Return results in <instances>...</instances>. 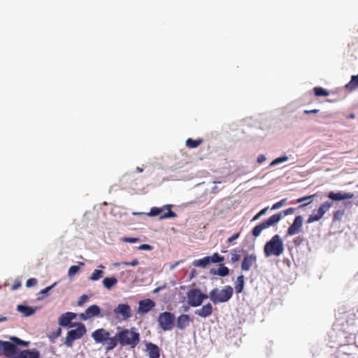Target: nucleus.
Masks as SVG:
<instances>
[{
	"mask_svg": "<svg viewBox=\"0 0 358 358\" xmlns=\"http://www.w3.org/2000/svg\"><path fill=\"white\" fill-rule=\"evenodd\" d=\"M140 342V334L134 327L122 329L118 331L110 342L109 348H116L118 344L122 347L129 346L134 348Z\"/></svg>",
	"mask_w": 358,
	"mask_h": 358,
	"instance_id": "f257e3e1",
	"label": "nucleus"
},
{
	"mask_svg": "<svg viewBox=\"0 0 358 358\" xmlns=\"http://www.w3.org/2000/svg\"><path fill=\"white\" fill-rule=\"evenodd\" d=\"M296 210V208H289L285 210H283L282 213H276L273 215H271L268 219L264 220L260 224L255 226L252 231V234L254 237H258L262 231L267 229L271 226H273L276 224L278 222L280 221V220L282 217V215L284 216H287L291 214H293Z\"/></svg>",
	"mask_w": 358,
	"mask_h": 358,
	"instance_id": "f03ea898",
	"label": "nucleus"
},
{
	"mask_svg": "<svg viewBox=\"0 0 358 358\" xmlns=\"http://www.w3.org/2000/svg\"><path fill=\"white\" fill-rule=\"evenodd\" d=\"M283 252V241L278 234L274 235L270 241L266 243L264 247V255L266 257L271 256L279 257Z\"/></svg>",
	"mask_w": 358,
	"mask_h": 358,
	"instance_id": "7ed1b4c3",
	"label": "nucleus"
},
{
	"mask_svg": "<svg viewBox=\"0 0 358 358\" xmlns=\"http://www.w3.org/2000/svg\"><path fill=\"white\" fill-rule=\"evenodd\" d=\"M10 339L15 343L0 341V356H5L7 358H13L17 350V345L28 346L29 342L20 340L17 337H11Z\"/></svg>",
	"mask_w": 358,
	"mask_h": 358,
	"instance_id": "20e7f679",
	"label": "nucleus"
},
{
	"mask_svg": "<svg viewBox=\"0 0 358 358\" xmlns=\"http://www.w3.org/2000/svg\"><path fill=\"white\" fill-rule=\"evenodd\" d=\"M232 295L233 288L230 285L224 287L222 289L214 288L209 292V298L214 304L227 302Z\"/></svg>",
	"mask_w": 358,
	"mask_h": 358,
	"instance_id": "39448f33",
	"label": "nucleus"
},
{
	"mask_svg": "<svg viewBox=\"0 0 358 358\" xmlns=\"http://www.w3.org/2000/svg\"><path fill=\"white\" fill-rule=\"evenodd\" d=\"M87 332L85 326L83 323H78L77 328L67 332L64 345L72 348L75 341L80 339Z\"/></svg>",
	"mask_w": 358,
	"mask_h": 358,
	"instance_id": "423d86ee",
	"label": "nucleus"
},
{
	"mask_svg": "<svg viewBox=\"0 0 358 358\" xmlns=\"http://www.w3.org/2000/svg\"><path fill=\"white\" fill-rule=\"evenodd\" d=\"M110 332L103 328L98 329L93 331L92 334V337L96 343H102L106 345V350L107 352L114 349V348H109V343L113 339V337H110Z\"/></svg>",
	"mask_w": 358,
	"mask_h": 358,
	"instance_id": "0eeeda50",
	"label": "nucleus"
},
{
	"mask_svg": "<svg viewBox=\"0 0 358 358\" xmlns=\"http://www.w3.org/2000/svg\"><path fill=\"white\" fill-rule=\"evenodd\" d=\"M157 322L162 330L170 331L174 327L176 317L173 313L165 311L159 315Z\"/></svg>",
	"mask_w": 358,
	"mask_h": 358,
	"instance_id": "6e6552de",
	"label": "nucleus"
},
{
	"mask_svg": "<svg viewBox=\"0 0 358 358\" xmlns=\"http://www.w3.org/2000/svg\"><path fill=\"white\" fill-rule=\"evenodd\" d=\"M171 205H164L161 208L152 207L150 208L148 215L150 217H155L160 215V220L174 218L177 217V214L171 210Z\"/></svg>",
	"mask_w": 358,
	"mask_h": 358,
	"instance_id": "1a4fd4ad",
	"label": "nucleus"
},
{
	"mask_svg": "<svg viewBox=\"0 0 358 358\" xmlns=\"http://www.w3.org/2000/svg\"><path fill=\"white\" fill-rule=\"evenodd\" d=\"M187 303L192 307H198L203 301L208 299V296L203 294L199 289H191L187 293Z\"/></svg>",
	"mask_w": 358,
	"mask_h": 358,
	"instance_id": "9d476101",
	"label": "nucleus"
},
{
	"mask_svg": "<svg viewBox=\"0 0 358 358\" xmlns=\"http://www.w3.org/2000/svg\"><path fill=\"white\" fill-rule=\"evenodd\" d=\"M332 203L326 201L322 203L317 209L316 213L310 215L307 220L308 223L317 222L322 218L326 212L332 206Z\"/></svg>",
	"mask_w": 358,
	"mask_h": 358,
	"instance_id": "9b49d317",
	"label": "nucleus"
},
{
	"mask_svg": "<svg viewBox=\"0 0 358 358\" xmlns=\"http://www.w3.org/2000/svg\"><path fill=\"white\" fill-rule=\"evenodd\" d=\"M257 255L255 254L245 255L241 262V270L243 271H248L252 267H257Z\"/></svg>",
	"mask_w": 358,
	"mask_h": 358,
	"instance_id": "f8f14e48",
	"label": "nucleus"
},
{
	"mask_svg": "<svg viewBox=\"0 0 358 358\" xmlns=\"http://www.w3.org/2000/svg\"><path fill=\"white\" fill-rule=\"evenodd\" d=\"M113 311L117 316L120 315L123 320H127L131 317V309L128 304H118Z\"/></svg>",
	"mask_w": 358,
	"mask_h": 358,
	"instance_id": "ddd939ff",
	"label": "nucleus"
},
{
	"mask_svg": "<svg viewBox=\"0 0 358 358\" xmlns=\"http://www.w3.org/2000/svg\"><path fill=\"white\" fill-rule=\"evenodd\" d=\"M303 218L301 215L295 217L293 223L288 227L287 236H294L298 234L303 226Z\"/></svg>",
	"mask_w": 358,
	"mask_h": 358,
	"instance_id": "4468645a",
	"label": "nucleus"
},
{
	"mask_svg": "<svg viewBox=\"0 0 358 358\" xmlns=\"http://www.w3.org/2000/svg\"><path fill=\"white\" fill-rule=\"evenodd\" d=\"M100 313L101 309L97 305H92L85 310V313L80 314V318L82 320H87L90 318L99 316Z\"/></svg>",
	"mask_w": 358,
	"mask_h": 358,
	"instance_id": "2eb2a0df",
	"label": "nucleus"
},
{
	"mask_svg": "<svg viewBox=\"0 0 358 358\" xmlns=\"http://www.w3.org/2000/svg\"><path fill=\"white\" fill-rule=\"evenodd\" d=\"M76 317V314L71 312H66L62 314L58 320V323L62 327H73L71 321Z\"/></svg>",
	"mask_w": 358,
	"mask_h": 358,
	"instance_id": "dca6fc26",
	"label": "nucleus"
},
{
	"mask_svg": "<svg viewBox=\"0 0 358 358\" xmlns=\"http://www.w3.org/2000/svg\"><path fill=\"white\" fill-rule=\"evenodd\" d=\"M40 353L38 350L33 349L25 350L20 351V353H17V350L16 351V354L13 355V358H39Z\"/></svg>",
	"mask_w": 358,
	"mask_h": 358,
	"instance_id": "f3484780",
	"label": "nucleus"
},
{
	"mask_svg": "<svg viewBox=\"0 0 358 358\" xmlns=\"http://www.w3.org/2000/svg\"><path fill=\"white\" fill-rule=\"evenodd\" d=\"M328 197L333 201H343L352 199L354 197V194L351 192H330L328 194Z\"/></svg>",
	"mask_w": 358,
	"mask_h": 358,
	"instance_id": "a211bd4d",
	"label": "nucleus"
},
{
	"mask_svg": "<svg viewBox=\"0 0 358 358\" xmlns=\"http://www.w3.org/2000/svg\"><path fill=\"white\" fill-rule=\"evenodd\" d=\"M155 306V302L149 299H144L139 301L138 313L145 314L148 313Z\"/></svg>",
	"mask_w": 358,
	"mask_h": 358,
	"instance_id": "6ab92c4d",
	"label": "nucleus"
},
{
	"mask_svg": "<svg viewBox=\"0 0 358 358\" xmlns=\"http://www.w3.org/2000/svg\"><path fill=\"white\" fill-rule=\"evenodd\" d=\"M145 347L149 358H159L160 349L157 345L152 343H147Z\"/></svg>",
	"mask_w": 358,
	"mask_h": 358,
	"instance_id": "aec40b11",
	"label": "nucleus"
},
{
	"mask_svg": "<svg viewBox=\"0 0 358 358\" xmlns=\"http://www.w3.org/2000/svg\"><path fill=\"white\" fill-rule=\"evenodd\" d=\"M213 313V306L211 303H208L203 306L201 308L195 310V314L201 317L206 318L211 315Z\"/></svg>",
	"mask_w": 358,
	"mask_h": 358,
	"instance_id": "412c9836",
	"label": "nucleus"
},
{
	"mask_svg": "<svg viewBox=\"0 0 358 358\" xmlns=\"http://www.w3.org/2000/svg\"><path fill=\"white\" fill-rule=\"evenodd\" d=\"M191 321L190 317L188 315L182 314L178 317L176 320V326L178 329H185Z\"/></svg>",
	"mask_w": 358,
	"mask_h": 358,
	"instance_id": "4be33fe9",
	"label": "nucleus"
},
{
	"mask_svg": "<svg viewBox=\"0 0 358 358\" xmlns=\"http://www.w3.org/2000/svg\"><path fill=\"white\" fill-rule=\"evenodd\" d=\"M358 88V74L351 76L350 81L345 85V89L353 92Z\"/></svg>",
	"mask_w": 358,
	"mask_h": 358,
	"instance_id": "5701e85b",
	"label": "nucleus"
},
{
	"mask_svg": "<svg viewBox=\"0 0 358 358\" xmlns=\"http://www.w3.org/2000/svg\"><path fill=\"white\" fill-rule=\"evenodd\" d=\"M229 268L224 266L223 264H221L220 267L217 269H211L210 273L213 275H217L222 277L227 276L229 274Z\"/></svg>",
	"mask_w": 358,
	"mask_h": 358,
	"instance_id": "b1692460",
	"label": "nucleus"
},
{
	"mask_svg": "<svg viewBox=\"0 0 358 358\" xmlns=\"http://www.w3.org/2000/svg\"><path fill=\"white\" fill-rule=\"evenodd\" d=\"M17 310L27 317L31 316L35 313V309L33 308L23 305H18Z\"/></svg>",
	"mask_w": 358,
	"mask_h": 358,
	"instance_id": "393cba45",
	"label": "nucleus"
},
{
	"mask_svg": "<svg viewBox=\"0 0 358 358\" xmlns=\"http://www.w3.org/2000/svg\"><path fill=\"white\" fill-rule=\"evenodd\" d=\"M102 282L105 288L110 289L113 286L117 285V279L115 277L105 278Z\"/></svg>",
	"mask_w": 358,
	"mask_h": 358,
	"instance_id": "a878e982",
	"label": "nucleus"
},
{
	"mask_svg": "<svg viewBox=\"0 0 358 358\" xmlns=\"http://www.w3.org/2000/svg\"><path fill=\"white\" fill-rule=\"evenodd\" d=\"M202 138H198V139H192V138H187L185 141V145L189 148H196L198 146H199L203 143Z\"/></svg>",
	"mask_w": 358,
	"mask_h": 358,
	"instance_id": "bb28decb",
	"label": "nucleus"
},
{
	"mask_svg": "<svg viewBox=\"0 0 358 358\" xmlns=\"http://www.w3.org/2000/svg\"><path fill=\"white\" fill-rule=\"evenodd\" d=\"M244 284L245 281L243 275L238 276L235 284V290L236 293H241L243 292L244 288Z\"/></svg>",
	"mask_w": 358,
	"mask_h": 358,
	"instance_id": "cd10ccee",
	"label": "nucleus"
},
{
	"mask_svg": "<svg viewBox=\"0 0 358 358\" xmlns=\"http://www.w3.org/2000/svg\"><path fill=\"white\" fill-rule=\"evenodd\" d=\"M210 263V260H209V257L207 256V257H205L202 259H196L193 262L192 264L194 266H196V267H201V268H205Z\"/></svg>",
	"mask_w": 358,
	"mask_h": 358,
	"instance_id": "c85d7f7f",
	"label": "nucleus"
},
{
	"mask_svg": "<svg viewBox=\"0 0 358 358\" xmlns=\"http://www.w3.org/2000/svg\"><path fill=\"white\" fill-rule=\"evenodd\" d=\"M314 94L316 96H327L329 92L321 87H315L313 89Z\"/></svg>",
	"mask_w": 358,
	"mask_h": 358,
	"instance_id": "c756f323",
	"label": "nucleus"
},
{
	"mask_svg": "<svg viewBox=\"0 0 358 358\" xmlns=\"http://www.w3.org/2000/svg\"><path fill=\"white\" fill-rule=\"evenodd\" d=\"M209 260L210 263H220L224 261V257L220 256L218 253L215 252L209 257Z\"/></svg>",
	"mask_w": 358,
	"mask_h": 358,
	"instance_id": "7c9ffc66",
	"label": "nucleus"
},
{
	"mask_svg": "<svg viewBox=\"0 0 358 358\" xmlns=\"http://www.w3.org/2000/svg\"><path fill=\"white\" fill-rule=\"evenodd\" d=\"M103 272L101 270L96 269L92 273V275L90 277V279L92 281H96L100 279L103 275Z\"/></svg>",
	"mask_w": 358,
	"mask_h": 358,
	"instance_id": "2f4dec72",
	"label": "nucleus"
},
{
	"mask_svg": "<svg viewBox=\"0 0 358 358\" xmlns=\"http://www.w3.org/2000/svg\"><path fill=\"white\" fill-rule=\"evenodd\" d=\"M61 334L62 329L61 328H58L56 331L51 332L48 335V338L51 341L54 342L55 339L60 336Z\"/></svg>",
	"mask_w": 358,
	"mask_h": 358,
	"instance_id": "473e14b6",
	"label": "nucleus"
},
{
	"mask_svg": "<svg viewBox=\"0 0 358 358\" xmlns=\"http://www.w3.org/2000/svg\"><path fill=\"white\" fill-rule=\"evenodd\" d=\"M287 160H288V157H287V156H283V157H278V158L275 159L274 160H273L271 162L270 166H275V165H277L278 164L285 162H286Z\"/></svg>",
	"mask_w": 358,
	"mask_h": 358,
	"instance_id": "72a5a7b5",
	"label": "nucleus"
},
{
	"mask_svg": "<svg viewBox=\"0 0 358 358\" xmlns=\"http://www.w3.org/2000/svg\"><path fill=\"white\" fill-rule=\"evenodd\" d=\"M79 269H80V267L78 266H76V265L71 266L69 269L68 275L69 277H72V276L75 275L78 272Z\"/></svg>",
	"mask_w": 358,
	"mask_h": 358,
	"instance_id": "f704fd0d",
	"label": "nucleus"
},
{
	"mask_svg": "<svg viewBox=\"0 0 358 358\" xmlns=\"http://www.w3.org/2000/svg\"><path fill=\"white\" fill-rule=\"evenodd\" d=\"M345 214L344 210H338L334 213V220H340Z\"/></svg>",
	"mask_w": 358,
	"mask_h": 358,
	"instance_id": "c9c22d12",
	"label": "nucleus"
},
{
	"mask_svg": "<svg viewBox=\"0 0 358 358\" xmlns=\"http://www.w3.org/2000/svg\"><path fill=\"white\" fill-rule=\"evenodd\" d=\"M286 201H287V199H283L280 200V201L274 203L272 206L271 209L273 210L279 209L280 208H281L282 206H284L285 204Z\"/></svg>",
	"mask_w": 358,
	"mask_h": 358,
	"instance_id": "e433bc0d",
	"label": "nucleus"
},
{
	"mask_svg": "<svg viewBox=\"0 0 358 358\" xmlns=\"http://www.w3.org/2000/svg\"><path fill=\"white\" fill-rule=\"evenodd\" d=\"M231 262L232 263H235L238 261H239L240 258H241V256L239 254H238L237 251L236 250H234L231 252Z\"/></svg>",
	"mask_w": 358,
	"mask_h": 358,
	"instance_id": "4c0bfd02",
	"label": "nucleus"
},
{
	"mask_svg": "<svg viewBox=\"0 0 358 358\" xmlns=\"http://www.w3.org/2000/svg\"><path fill=\"white\" fill-rule=\"evenodd\" d=\"M315 196H316V194H313V195H309V196H306L301 197V198L297 199V203H303L304 201L310 200L311 199L314 198Z\"/></svg>",
	"mask_w": 358,
	"mask_h": 358,
	"instance_id": "58836bf2",
	"label": "nucleus"
},
{
	"mask_svg": "<svg viewBox=\"0 0 358 358\" xmlns=\"http://www.w3.org/2000/svg\"><path fill=\"white\" fill-rule=\"evenodd\" d=\"M37 284V280L36 278H29L26 282V286L31 287L35 286Z\"/></svg>",
	"mask_w": 358,
	"mask_h": 358,
	"instance_id": "ea45409f",
	"label": "nucleus"
},
{
	"mask_svg": "<svg viewBox=\"0 0 358 358\" xmlns=\"http://www.w3.org/2000/svg\"><path fill=\"white\" fill-rule=\"evenodd\" d=\"M122 264L124 265H127V266H136L138 264V261L137 259H133L131 262H122Z\"/></svg>",
	"mask_w": 358,
	"mask_h": 358,
	"instance_id": "a19ab883",
	"label": "nucleus"
},
{
	"mask_svg": "<svg viewBox=\"0 0 358 358\" xmlns=\"http://www.w3.org/2000/svg\"><path fill=\"white\" fill-rule=\"evenodd\" d=\"M87 299L88 296L86 294L82 295L78 301V305L82 306Z\"/></svg>",
	"mask_w": 358,
	"mask_h": 358,
	"instance_id": "79ce46f5",
	"label": "nucleus"
},
{
	"mask_svg": "<svg viewBox=\"0 0 358 358\" xmlns=\"http://www.w3.org/2000/svg\"><path fill=\"white\" fill-rule=\"evenodd\" d=\"M239 236H240L239 232L234 234L233 236H231V237H229L227 239V243H232L234 241L236 240L239 237Z\"/></svg>",
	"mask_w": 358,
	"mask_h": 358,
	"instance_id": "37998d69",
	"label": "nucleus"
},
{
	"mask_svg": "<svg viewBox=\"0 0 358 358\" xmlns=\"http://www.w3.org/2000/svg\"><path fill=\"white\" fill-rule=\"evenodd\" d=\"M138 248L141 250H150L152 249V247L148 244H142Z\"/></svg>",
	"mask_w": 358,
	"mask_h": 358,
	"instance_id": "c03bdc74",
	"label": "nucleus"
},
{
	"mask_svg": "<svg viewBox=\"0 0 358 358\" xmlns=\"http://www.w3.org/2000/svg\"><path fill=\"white\" fill-rule=\"evenodd\" d=\"M21 287V282L20 280H16L14 284L12 285L11 289L16 290Z\"/></svg>",
	"mask_w": 358,
	"mask_h": 358,
	"instance_id": "a18cd8bd",
	"label": "nucleus"
},
{
	"mask_svg": "<svg viewBox=\"0 0 358 358\" xmlns=\"http://www.w3.org/2000/svg\"><path fill=\"white\" fill-rule=\"evenodd\" d=\"M55 285H56V283H54L51 286L45 287V289H43L41 291V293L43 294H47Z\"/></svg>",
	"mask_w": 358,
	"mask_h": 358,
	"instance_id": "49530a36",
	"label": "nucleus"
},
{
	"mask_svg": "<svg viewBox=\"0 0 358 358\" xmlns=\"http://www.w3.org/2000/svg\"><path fill=\"white\" fill-rule=\"evenodd\" d=\"M138 241L137 238H125L124 241L128 243H136Z\"/></svg>",
	"mask_w": 358,
	"mask_h": 358,
	"instance_id": "de8ad7c7",
	"label": "nucleus"
},
{
	"mask_svg": "<svg viewBox=\"0 0 358 358\" xmlns=\"http://www.w3.org/2000/svg\"><path fill=\"white\" fill-rule=\"evenodd\" d=\"M265 160H266L265 156L264 155H260L258 156L257 161L259 164H261V163L264 162Z\"/></svg>",
	"mask_w": 358,
	"mask_h": 358,
	"instance_id": "09e8293b",
	"label": "nucleus"
},
{
	"mask_svg": "<svg viewBox=\"0 0 358 358\" xmlns=\"http://www.w3.org/2000/svg\"><path fill=\"white\" fill-rule=\"evenodd\" d=\"M319 112V110L317 109H313V110H305L304 113L306 114H310V113H317Z\"/></svg>",
	"mask_w": 358,
	"mask_h": 358,
	"instance_id": "8fccbe9b",
	"label": "nucleus"
},
{
	"mask_svg": "<svg viewBox=\"0 0 358 358\" xmlns=\"http://www.w3.org/2000/svg\"><path fill=\"white\" fill-rule=\"evenodd\" d=\"M268 207H266V208L262 209L258 213L262 217V215L266 214V213L268 210Z\"/></svg>",
	"mask_w": 358,
	"mask_h": 358,
	"instance_id": "3c124183",
	"label": "nucleus"
},
{
	"mask_svg": "<svg viewBox=\"0 0 358 358\" xmlns=\"http://www.w3.org/2000/svg\"><path fill=\"white\" fill-rule=\"evenodd\" d=\"M260 217H261V216L259 215V213H257V215H255L254 216V217L252 218V221H255V220H258Z\"/></svg>",
	"mask_w": 358,
	"mask_h": 358,
	"instance_id": "603ef678",
	"label": "nucleus"
},
{
	"mask_svg": "<svg viewBox=\"0 0 358 358\" xmlns=\"http://www.w3.org/2000/svg\"><path fill=\"white\" fill-rule=\"evenodd\" d=\"M182 261H179V262H176L174 264H173L171 266V268H174L176 266H178Z\"/></svg>",
	"mask_w": 358,
	"mask_h": 358,
	"instance_id": "864d4df0",
	"label": "nucleus"
},
{
	"mask_svg": "<svg viewBox=\"0 0 358 358\" xmlns=\"http://www.w3.org/2000/svg\"><path fill=\"white\" fill-rule=\"evenodd\" d=\"M6 320H7V317H0V322H4V321H6Z\"/></svg>",
	"mask_w": 358,
	"mask_h": 358,
	"instance_id": "5fc2aeb1",
	"label": "nucleus"
},
{
	"mask_svg": "<svg viewBox=\"0 0 358 358\" xmlns=\"http://www.w3.org/2000/svg\"><path fill=\"white\" fill-rule=\"evenodd\" d=\"M136 171L139 173H141L143 171V169L140 168V167H137L136 168Z\"/></svg>",
	"mask_w": 358,
	"mask_h": 358,
	"instance_id": "6e6d98bb",
	"label": "nucleus"
},
{
	"mask_svg": "<svg viewBox=\"0 0 358 358\" xmlns=\"http://www.w3.org/2000/svg\"><path fill=\"white\" fill-rule=\"evenodd\" d=\"M310 202H311V201H309V202H308L307 203H304V204H303V205H301V206H299V208L304 207V206H307L308 204H309Z\"/></svg>",
	"mask_w": 358,
	"mask_h": 358,
	"instance_id": "4d7b16f0",
	"label": "nucleus"
},
{
	"mask_svg": "<svg viewBox=\"0 0 358 358\" xmlns=\"http://www.w3.org/2000/svg\"><path fill=\"white\" fill-rule=\"evenodd\" d=\"M161 289V287H157L154 290V292H159V290Z\"/></svg>",
	"mask_w": 358,
	"mask_h": 358,
	"instance_id": "13d9d810",
	"label": "nucleus"
},
{
	"mask_svg": "<svg viewBox=\"0 0 358 358\" xmlns=\"http://www.w3.org/2000/svg\"><path fill=\"white\" fill-rule=\"evenodd\" d=\"M350 118H354V117H355L354 114H351V115H350Z\"/></svg>",
	"mask_w": 358,
	"mask_h": 358,
	"instance_id": "bf43d9fd",
	"label": "nucleus"
},
{
	"mask_svg": "<svg viewBox=\"0 0 358 358\" xmlns=\"http://www.w3.org/2000/svg\"><path fill=\"white\" fill-rule=\"evenodd\" d=\"M99 267L101 268H104V266L103 265H101V264L99 266Z\"/></svg>",
	"mask_w": 358,
	"mask_h": 358,
	"instance_id": "052dcab7",
	"label": "nucleus"
},
{
	"mask_svg": "<svg viewBox=\"0 0 358 358\" xmlns=\"http://www.w3.org/2000/svg\"><path fill=\"white\" fill-rule=\"evenodd\" d=\"M107 358H110V357H107Z\"/></svg>",
	"mask_w": 358,
	"mask_h": 358,
	"instance_id": "680f3d73",
	"label": "nucleus"
}]
</instances>
